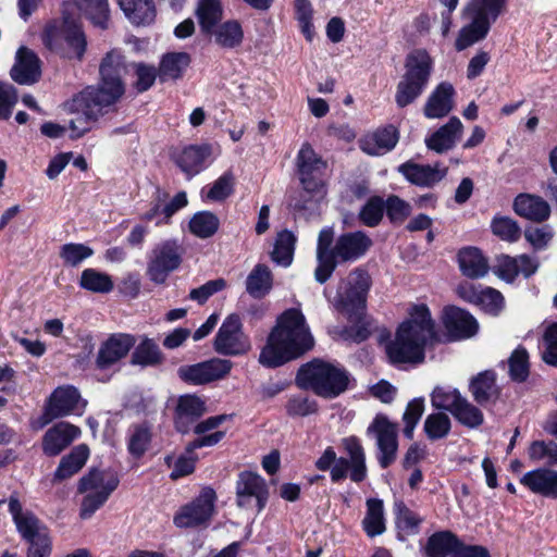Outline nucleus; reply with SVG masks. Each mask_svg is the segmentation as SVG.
<instances>
[{
    "instance_id": "1",
    "label": "nucleus",
    "mask_w": 557,
    "mask_h": 557,
    "mask_svg": "<svg viewBox=\"0 0 557 557\" xmlns=\"http://www.w3.org/2000/svg\"><path fill=\"white\" fill-rule=\"evenodd\" d=\"M313 343L301 311L288 309L277 319L260 352L259 362L267 368L280 367L310 350Z\"/></svg>"
},
{
    "instance_id": "2",
    "label": "nucleus",
    "mask_w": 557,
    "mask_h": 557,
    "mask_svg": "<svg viewBox=\"0 0 557 557\" xmlns=\"http://www.w3.org/2000/svg\"><path fill=\"white\" fill-rule=\"evenodd\" d=\"M436 337L435 324L429 308L413 305L409 318L403 322L386 351L393 363L420 362L424 359V347Z\"/></svg>"
},
{
    "instance_id": "3",
    "label": "nucleus",
    "mask_w": 557,
    "mask_h": 557,
    "mask_svg": "<svg viewBox=\"0 0 557 557\" xmlns=\"http://www.w3.org/2000/svg\"><path fill=\"white\" fill-rule=\"evenodd\" d=\"M296 382L304 389H311L322 398L333 399L348 388L349 374L338 364L314 359L298 370Z\"/></svg>"
},
{
    "instance_id": "4",
    "label": "nucleus",
    "mask_w": 557,
    "mask_h": 557,
    "mask_svg": "<svg viewBox=\"0 0 557 557\" xmlns=\"http://www.w3.org/2000/svg\"><path fill=\"white\" fill-rule=\"evenodd\" d=\"M64 4L62 20L48 23L41 34L44 45L51 51L70 60L81 61L85 54L87 41L77 18L67 12Z\"/></svg>"
},
{
    "instance_id": "5",
    "label": "nucleus",
    "mask_w": 557,
    "mask_h": 557,
    "mask_svg": "<svg viewBox=\"0 0 557 557\" xmlns=\"http://www.w3.org/2000/svg\"><path fill=\"white\" fill-rule=\"evenodd\" d=\"M507 0H470L463 9V18L468 21L458 33L455 42L457 51L483 40L491 25L502 14Z\"/></svg>"
},
{
    "instance_id": "6",
    "label": "nucleus",
    "mask_w": 557,
    "mask_h": 557,
    "mask_svg": "<svg viewBox=\"0 0 557 557\" xmlns=\"http://www.w3.org/2000/svg\"><path fill=\"white\" fill-rule=\"evenodd\" d=\"M433 62L423 49L410 52L405 62V74L397 84L395 101L399 108L414 102L426 88Z\"/></svg>"
},
{
    "instance_id": "7",
    "label": "nucleus",
    "mask_w": 557,
    "mask_h": 557,
    "mask_svg": "<svg viewBox=\"0 0 557 557\" xmlns=\"http://www.w3.org/2000/svg\"><path fill=\"white\" fill-rule=\"evenodd\" d=\"M300 183L306 194L311 197L306 200H294L290 206L295 211H312L314 210L318 199L323 196L322 175L326 168V163L315 153L313 148L305 143L298 151L296 158Z\"/></svg>"
},
{
    "instance_id": "8",
    "label": "nucleus",
    "mask_w": 557,
    "mask_h": 557,
    "mask_svg": "<svg viewBox=\"0 0 557 557\" xmlns=\"http://www.w3.org/2000/svg\"><path fill=\"white\" fill-rule=\"evenodd\" d=\"M128 63L120 49H112L106 53L99 65L101 82L98 88L87 90L104 103H115L124 94L123 76L128 71Z\"/></svg>"
},
{
    "instance_id": "9",
    "label": "nucleus",
    "mask_w": 557,
    "mask_h": 557,
    "mask_svg": "<svg viewBox=\"0 0 557 557\" xmlns=\"http://www.w3.org/2000/svg\"><path fill=\"white\" fill-rule=\"evenodd\" d=\"M370 277L367 272L356 269L343 280L333 300L334 308L354 321L360 320L367 301Z\"/></svg>"
},
{
    "instance_id": "10",
    "label": "nucleus",
    "mask_w": 557,
    "mask_h": 557,
    "mask_svg": "<svg viewBox=\"0 0 557 557\" xmlns=\"http://www.w3.org/2000/svg\"><path fill=\"white\" fill-rule=\"evenodd\" d=\"M367 435L375 441L377 461L382 469L395 462L398 451V425L387 416L377 413L368 425Z\"/></svg>"
},
{
    "instance_id": "11",
    "label": "nucleus",
    "mask_w": 557,
    "mask_h": 557,
    "mask_svg": "<svg viewBox=\"0 0 557 557\" xmlns=\"http://www.w3.org/2000/svg\"><path fill=\"white\" fill-rule=\"evenodd\" d=\"M425 557H491L488 550L480 545H465L450 531L433 533L423 548Z\"/></svg>"
},
{
    "instance_id": "12",
    "label": "nucleus",
    "mask_w": 557,
    "mask_h": 557,
    "mask_svg": "<svg viewBox=\"0 0 557 557\" xmlns=\"http://www.w3.org/2000/svg\"><path fill=\"white\" fill-rule=\"evenodd\" d=\"M183 249L175 239L158 244L151 251L147 275L156 284H162L169 274L175 271L182 262Z\"/></svg>"
},
{
    "instance_id": "13",
    "label": "nucleus",
    "mask_w": 557,
    "mask_h": 557,
    "mask_svg": "<svg viewBox=\"0 0 557 557\" xmlns=\"http://www.w3.org/2000/svg\"><path fill=\"white\" fill-rule=\"evenodd\" d=\"M213 348L223 356H242L251 349L239 315L230 314L225 318L214 337Z\"/></svg>"
},
{
    "instance_id": "14",
    "label": "nucleus",
    "mask_w": 557,
    "mask_h": 557,
    "mask_svg": "<svg viewBox=\"0 0 557 557\" xmlns=\"http://www.w3.org/2000/svg\"><path fill=\"white\" fill-rule=\"evenodd\" d=\"M215 492L205 487L190 504L183 506L174 516L177 528H194L209 522L214 513Z\"/></svg>"
},
{
    "instance_id": "15",
    "label": "nucleus",
    "mask_w": 557,
    "mask_h": 557,
    "mask_svg": "<svg viewBox=\"0 0 557 557\" xmlns=\"http://www.w3.org/2000/svg\"><path fill=\"white\" fill-rule=\"evenodd\" d=\"M233 362L227 359L212 358L191 366H182L177 370L181 380L193 385H203L224 379L231 372Z\"/></svg>"
},
{
    "instance_id": "16",
    "label": "nucleus",
    "mask_w": 557,
    "mask_h": 557,
    "mask_svg": "<svg viewBox=\"0 0 557 557\" xmlns=\"http://www.w3.org/2000/svg\"><path fill=\"white\" fill-rule=\"evenodd\" d=\"M87 401L73 385L59 386L50 395L44 417L47 422L69 414H82Z\"/></svg>"
},
{
    "instance_id": "17",
    "label": "nucleus",
    "mask_w": 557,
    "mask_h": 557,
    "mask_svg": "<svg viewBox=\"0 0 557 557\" xmlns=\"http://www.w3.org/2000/svg\"><path fill=\"white\" fill-rule=\"evenodd\" d=\"M237 505L242 508H257L260 512L268 500L269 491L265 481L252 472H243L236 487Z\"/></svg>"
},
{
    "instance_id": "18",
    "label": "nucleus",
    "mask_w": 557,
    "mask_h": 557,
    "mask_svg": "<svg viewBox=\"0 0 557 557\" xmlns=\"http://www.w3.org/2000/svg\"><path fill=\"white\" fill-rule=\"evenodd\" d=\"M372 246V239L361 231L344 233L333 246L334 270L338 263L355 262L366 255Z\"/></svg>"
},
{
    "instance_id": "19",
    "label": "nucleus",
    "mask_w": 557,
    "mask_h": 557,
    "mask_svg": "<svg viewBox=\"0 0 557 557\" xmlns=\"http://www.w3.org/2000/svg\"><path fill=\"white\" fill-rule=\"evenodd\" d=\"M94 94L85 90L81 96V108L82 114H77L70 122L71 137L79 138L92 127V124L103 113V110L111 103H104L102 101L92 99Z\"/></svg>"
},
{
    "instance_id": "20",
    "label": "nucleus",
    "mask_w": 557,
    "mask_h": 557,
    "mask_svg": "<svg viewBox=\"0 0 557 557\" xmlns=\"http://www.w3.org/2000/svg\"><path fill=\"white\" fill-rule=\"evenodd\" d=\"M135 345V338L128 334H113L104 341L96 358V366L99 369H108L127 356Z\"/></svg>"
},
{
    "instance_id": "21",
    "label": "nucleus",
    "mask_w": 557,
    "mask_h": 557,
    "mask_svg": "<svg viewBox=\"0 0 557 557\" xmlns=\"http://www.w3.org/2000/svg\"><path fill=\"white\" fill-rule=\"evenodd\" d=\"M81 435V430L69 423L59 422L49 428L42 437V451L49 457L58 456Z\"/></svg>"
},
{
    "instance_id": "22",
    "label": "nucleus",
    "mask_w": 557,
    "mask_h": 557,
    "mask_svg": "<svg viewBox=\"0 0 557 557\" xmlns=\"http://www.w3.org/2000/svg\"><path fill=\"white\" fill-rule=\"evenodd\" d=\"M447 168L436 163L418 164L411 161L399 165L398 172L401 173L407 181L420 187H432L440 183L447 174Z\"/></svg>"
},
{
    "instance_id": "23",
    "label": "nucleus",
    "mask_w": 557,
    "mask_h": 557,
    "mask_svg": "<svg viewBox=\"0 0 557 557\" xmlns=\"http://www.w3.org/2000/svg\"><path fill=\"white\" fill-rule=\"evenodd\" d=\"M443 323L450 337L455 339L469 338L479 329L476 320L469 312L455 306L444 309Z\"/></svg>"
},
{
    "instance_id": "24",
    "label": "nucleus",
    "mask_w": 557,
    "mask_h": 557,
    "mask_svg": "<svg viewBox=\"0 0 557 557\" xmlns=\"http://www.w3.org/2000/svg\"><path fill=\"white\" fill-rule=\"evenodd\" d=\"M11 77L21 85H32L36 83L40 75V60L37 54L26 47H21L16 51L15 63L11 69Z\"/></svg>"
},
{
    "instance_id": "25",
    "label": "nucleus",
    "mask_w": 557,
    "mask_h": 557,
    "mask_svg": "<svg viewBox=\"0 0 557 557\" xmlns=\"http://www.w3.org/2000/svg\"><path fill=\"white\" fill-rule=\"evenodd\" d=\"M473 399L482 407L496 404L500 397V387L496 383V374L492 370L480 372L473 376L469 384Z\"/></svg>"
},
{
    "instance_id": "26",
    "label": "nucleus",
    "mask_w": 557,
    "mask_h": 557,
    "mask_svg": "<svg viewBox=\"0 0 557 557\" xmlns=\"http://www.w3.org/2000/svg\"><path fill=\"white\" fill-rule=\"evenodd\" d=\"M334 231L332 227H324L320 231L317 242V261L314 278L320 284L325 283L334 272L333 244Z\"/></svg>"
},
{
    "instance_id": "27",
    "label": "nucleus",
    "mask_w": 557,
    "mask_h": 557,
    "mask_svg": "<svg viewBox=\"0 0 557 557\" xmlns=\"http://www.w3.org/2000/svg\"><path fill=\"white\" fill-rule=\"evenodd\" d=\"M520 483L534 494L557 499V470H531L522 475Z\"/></svg>"
},
{
    "instance_id": "28",
    "label": "nucleus",
    "mask_w": 557,
    "mask_h": 557,
    "mask_svg": "<svg viewBox=\"0 0 557 557\" xmlns=\"http://www.w3.org/2000/svg\"><path fill=\"white\" fill-rule=\"evenodd\" d=\"M455 89L450 83L443 82L430 94L423 108L428 119L446 116L454 108Z\"/></svg>"
},
{
    "instance_id": "29",
    "label": "nucleus",
    "mask_w": 557,
    "mask_h": 557,
    "mask_svg": "<svg viewBox=\"0 0 557 557\" xmlns=\"http://www.w3.org/2000/svg\"><path fill=\"white\" fill-rule=\"evenodd\" d=\"M463 125L458 117H451L431 136L425 138V145L430 150L443 153L451 149L460 138Z\"/></svg>"
},
{
    "instance_id": "30",
    "label": "nucleus",
    "mask_w": 557,
    "mask_h": 557,
    "mask_svg": "<svg viewBox=\"0 0 557 557\" xmlns=\"http://www.w3.org/2000/svg\"><path fill=\"white\" fill-rule=\"evenodd\" d=\"M119 485V478L111 471L92 469L78 483L79 493H95L110 496Z\"/></svg>"
},
{
    "instance_id": "31",
    "label": "nucleus",
    "mask_w": 557,
    "mask_h": 557,
    "mask_svg": "<svg viewBox=\"0 0 557 557\" xmlns=\"http://www.w3.org/2000/svg\"><path fill=\"white\" fill-rule=\"evenodd\" d=\"M513 210L518 215L534 222H543L550 214L549 205L543 198L530 194L518 195L513 201Z\"/></svg>"
},
{
    "instance_id": "32",
    "label": "nucleus",
    "mask_w": 557,
    "mask_h": 557,
    "mask_svg": "<svg viewBox=\"0 0 557 557\" xmlns=\"http://www.w3.org/2000/svg\"><path fill=\"white\" fill-rule=\"evenodd\" d=\"M397 132L387 126L366 135L360 140V148L369 156H382L391 151L397 144Z\"/></svg>"
},
{
    "instance_id": "33",
    "label": "nucleus",
    "mask_w": 557,
    "mask_h": 557,
    "mask_svg": "<svg viewBox=\"0 0 557 557\" xmlns=\"http://www.w3.org/2000/svg\"><path fill=\"white\" fill-rule=\"evenodd\" d=\"M205 412L203 401L194 395L181 396L175 417V425L181 433H187L190 425Z\"/></svg>"
},
{
    "instance_id": "34",
    "label": "nucleus",
    "mask_w": 557,
    "mask_h": 557,
    "mask_svg": "<svg viewBox=\"0 0 557 557\" xmlns=\"http://www.w3.org/2000/svg\"><path fill=\"white\" fill-rule=\"evenodd\" d=\"M88 457L89 449L87 445L79 444L75 446L70 454L60 460L53 474V482H61L76 474L85 466Z\"/></svg>"
},
{
    "instance_id": "35",
    "label": "nucleus",
    "mask_w": 557,
    "mask_h": 557,
    "mask_svg": "<svg viewBox=\"0 0 557 557\" xmlns=\"http://www.w3.org/2000/svg\"><path fill=\"white\" fill-rule=\"evenodd\" d=\"M459 268L470 278L483 277L488 272V262L478 248H463L458 253Z\"/></svg>"
},
{
    "instance_id": "36",
    "label": "nucleus",
    "mask_w": 557,
    "mask_h": 557,
    "mask_svg": "<svg viewBox=\"0 0 557 557\" xmlns=\"http://www.w3.org/2000/svg\"><path fill=\"white\" fill-rule=\"evenodd\" d=\"M343 445L348 454V461L350 463V480L359 483L367 478L366 453L359 441L355 436H349L343 440Z\"/></svg>"
},
{
    "instance_id": "37",
    "label": "nucleus",
    "mask_w": 557,
    "mask_h": 557,
    "mask_svg": "<svg viewBox=\"0 0 557 557\" xmlns=\"http://www.w3.org/2000/svg\"><path fill=\"white\" fill-rule=\"evenodd\" d=\"M209 154L210 149L207 146H188L177 156L176 163L190 177L203 170Z\"/></svg>"
},
{
    "instance_id": "38",
    "label": "nucleus",
    "mask_w": 557,
    "mask_h": 557,
    "mask_svg": "<svg viewBox=\"0 0 557 557\" xmlns=\"http://www.w3.org/2000/svg\"><path fill=\"white\" fill-rule=\"evenodd\" d=\"M126 17L136 25L153 22L156 8L153 0H117Z\"/></svg>"
},
{
    "instance_id": "39",
    "label": "nucleus",
    "mask_w": 557,
    "mask_h": 557,
    "mask_svg": "<svg viewBox=\"0 0 557 557\" xmlns=\"http://www.w3.org/2000/svg\"><path fill=\"white\" fill-rule=\"evenodd\" d=\"M214 42L224 49H234L242 45L244 40V30L237 20H228L213 27L212 33Z\"/></svg>"
},
{
    "instance_id": "40",
    "label": "nucleus",
    "mask_w": 557,
    "mask_h": 557,
    "mask_svg": "<svg viewBox=\"0 0 557 557\" xmlns=\"http://www.w3.org/2000/svg\"><path fill=\"white\" fill-rule=\"evenodd\" d=\"M195 14L201 33L209 35L222 20L223 7L220 0H198Z\"/></svg>"
},
{
    "instance_id": "41",
    "label": "nucleus",
    "mask_w": 557,
    "mask_h": 557,
    "mask_svg": "<svg viewBox=\"0 0 557 557\" xmlns=\"http://www.w3.org/2000/svg\"><path fill=\"white\" fill-rule=\"evenodd\" d=\"M77 10L101 29L109 27L110 9L108 0H73Z\"/></svg>"
},
{
    "instance_id": "42",
    "label": "nucleus",
    "mask_w": 557,
    "mask_h": 557,
    "mask_svg": "<svg viewBox=\"0 0 557 557\" xmlns=\"http://www.w3.org/2000/svg\"><path fill=\"white\" fill-rule=\"evenodd\" d=\"M362 527L369 537H374L385 532L384 506L381 499L370 498L367 500V512L362 520Z\"/></svg>"
},
{
    "instance_id": "43",
    "label": "nucleus",
    "mask_w": 557,
    "mask_h": 557,
    "mask_svg": "<svg viewBox=\"0 0 557 557\" xmlns=\"http://www.w3.org/2000/svg\"><path fill=\"white\" fill-rule=\"evenodd\" d=\"M190 63L189 54L186 52H172L165 54L159 66V76L162 82L177 79Z\"/></svg>"
},
{
    "instance_id": "44",
    "label": "nucleus",
    "mask_w": 557,
    "mask_h": 557,
    "mask_svg": "<svg viewBox=\"0 0 557 557\" xmlns=\"http://www.w3.org/2000/svg\"><path fill=\"white\" fill-rule=\"evenodd\" d=\"M468 300L480 306L482 310L492 315H497L504 308L503 295L492 288L472 289Z\"/></svg>"
},
{
    "instance_id": "45",
    "label": "nucleus",
    "mask_w": 557,
    "mask_h": 557,
    "mask_svg": "<svg viewBox=\"0 0 557 557\" xmlns=\"http://www.w3.org/2000/svg\"><path fill=\"white\" fill-rule=\"evenodd\" d=\"M395 515L398 539L400 541H405L407 536L414 535L419 532L422 519L411 511L403 502L395 503Z\"/></svg>"
},
{
    "instance_id": "46",
    "label": "nucleus",
    "mask_w": 557,
    "mask_h": 557,
    "mask_svg": "<svg viewBox=\"0 0 557 557\" xmlns=\"http://www.w3.org/2000/svg\"><path fill=\"white\" fill-rule=\"evenodd\" d=\"M272 287V276L269 268L257 264L246 280V290L255 298L267 295Z\"/></svg>"
},
{
    "instance_id": "47",
    "label": "nucleus",
    "mask_w": 557,
    "mask_h": 557,
    "mask_svg": "<svg viewBox=\"0 0 557 557\" xmlns=\"http://www.w3.org/2000/svg\"><path fill=\"white\" fill-rule=\"evenodd\" d=\"M22 537L29 544L27 557H49L51 554V540L46 525L32 530Z\"/></svg>"
},
{
    "instance_id": "48",
    "label": "nucleus",
    "mask_w": 557,
    "mask_h": 557,
    "mask_svg": "<svg viewBox=\"0 0 557 557\" xmlns=\"http://www.w3.org/2000/svg\"><path fill=\"white\" fill-rule=\"evenodd\" d=\"M79 286L88 292L107 294L113 289L114 284L109 274L88 268L82 272Z\"/></svg>"
},
{
    "instance_id": "49",
    "label": "nucleus",
    "mask_w": 557,
    "mask_h": 557,
    "mask_svg": "<svg viewBox=\"0 0 557 557\" xmlns=\"http://www.w3.org/2000/svg\"><path fill=\"white\" fill-rule=\"evenodd\" d=\"M295 244L296 237L290 231L280 232L271 253L272 260L278 265L288 267L293 261Z\"/></svg>"
},
{
    "instance_id": "50",
    "label": "nucleus",
    "mask_w": 557,
    "mask_h": 557,
    "mask_svg": "<svg viewBox=\"0 0 557 557\" xmlns=\"http://www.w3.org/2000/svg\"><path fill=\"white\" fill-rule=\"evenodd\" d=\"M151 437V430L147 424H136L131 426L127 440L129 454L135 458L141 457L148 450Z\"/></svg>"
},
{
    "instance_id": "51",
    "label": "nucleus",
    "mask_w": 557,
    "mask_h": 557,
    "mask_svg": "<svg viewBox=\"0 0 557 557\" xmlns=\"http://www.w3.org/2000/svg\"><path fill=\"white\" fill-rule=\"evenodd\" d=\"M219 225L218 216L209 211L197 212L189 221L190 232L199 238L211 237L216 233Z\"/></svg>"
},
{
    "instance_id": "52",
    "label": "nucleus",
    "mask_w": 557,
    "mask_h": 557,
    "mask_svg": "<svg viewBox=\"0 0 557 557\" xmlns=\"http://www.w3.org/2000/svg\"><path fill=\"white\" fill-rule=\"evenodd\" d=\"M235 177L227 171L215 180L211 185L202 189V195L210 201H223L234 191Z\"/></svg>"
},
{
    "instance_id": "53",
    "label": "nucleus",
    "mask_w": 557,
    "mask_h": 557,
    "mask_svg": "<svg viewBox=\"0 0 557 557\" xmlns=\"http://www.w3.org/2000/svg\"><path fill=\"white\" fill-rule=\"evenodd\" d=\"M9 511L21 535L44 525L32 512H23L20 500L14 496L9 499Z\"/></svg>"
},
{
    "instance_id": "54",
    "label": "nucleus",
    "mask_w": 557,
    "mask_h": 557,
    "mask_svg": "<svg viewBox=\"0 0 557 557\" xmlns=\"http://www.w3.org/2000/svg\"><path fill=\"white\" fill-rule=\"evenodd\" d=\"M463 398L456 388L450 386L436 387L431 395V403L434 408L446 410L454 414Z\"/></svg>"
},
{
    "instance_id": "55",
    "label": "nucleus",
    "mask_w": 557,
    "mask_h": 557,
    "mask_svg": "<svg viewBox=\"0 0 557 557\" xmlns=\"http://www.w3.org/2000/svg\"><path fill=\"white\" fill-rule=\"evenodd\" d=\"M162 360L158 345L151 339L143 341L132 355V363L143 367L156 366Z\"/></svg>"
},
{
    "instance_id": "56",
    "label": "nucleus",
    "mask_w": 557,
    "mask_h": 557,
    "mask_svg": "<svg viewBox=\"0 0 557 557\" xmlns=\"http://www.w3.org/2000/svg\"><path fill=\"white\" fill-rule=\"evenodd\" d=\"M492 233L508 243L517 242L521 236V228L518 223L508 216L497 215L491 223Z\"/></svg>"
},
{
    "instance_id": "57",
    "label": "nucleus",
    "mask_w": 557,
    "mask_h": 557,
    "mask_svg": "<svg viewBox=\"0 0 557 557\" xmlns=\"http://www.w3.org/2000/svg\"><path fill=\"white\" fill-rule=\"evenodd\" d=\"M451 428L449 417L444 412L431 413L424 421V432L432 440H441L448 435Z\"/></svg>"
},
{
    "instance_id": "58",
    "label": "nucleus",
    "mask_w": 557,
    "mask_h": 557,
    "mask_svg": "<svg viewBox=\"0 0 557 557\" xmlns=\"http://www.w3.org/2000/svg\"><path fill=\"white\" fill-rule=\"evenodd\" d=\"M509 375L516 382H523L529 375V354L525 348L517 347L508 359Z\"/></svg>"
},
{
    "instance_id": "59",
    "label": "nucleus",
    "mask_w": 557,
    "mask_h": 557,
    "mask_svg": "<svg viewBox=\"0 0 557 557\" xmlns=\"http://www.w3.org/2000/svg\"><path fill=\"white\" fill-rule=\"evenodd\" d=\"M94 255V250L84 244L69 243L60 248V257L70 267H77Z\"/></svg>"
},
{
    "instance_id": "60",
    "label": "nucleus",
    "mask_w": 557,
    "mask_h": 557,
    "mask_svg": "<svg viewBox=\"0 0 557 557\" xmlns=\"http://www.w3.org/2000/svg\"><path fill=\"white\" fill-rule=\"evenodd\" d=\"M453 416L462 425L471 429L480 426L484 421L482 411L473 404H471L467 398L462 399Z\"/></svg>"
},
{
    "instance_id": "61",
    "label": "nucleus",
    "mask_w": 557,
    "mask_h": 557,
    "mask_svg": "<svg viewBox=\"0 0 557 557\" xmlns=\"http://www.w3.org/2000/svg\"><path fill=\"white\" fill-rule=\"evenodd\" d=\"M384 209V200L381 197H371L361 208L359 219L369 227L376 226L383 218Z\"/></svg>"
},
{
    "instance_id": "62",
    "label": "nucleus",
    "mask_w": 557,
    "mask_h": 557,
    "mask_svg": "<svg viewBox=\"0 0 557 557\" xmlns=\"http://www.w3.org/2000/svg\"><path fill=\"white\" fill-rule=\"evenodd\" d=\"M542 359L545 363L557 367V322L548 325L543 334Z\"/></svg>"
},
{
    "instance_id": "63",
    "label": "nucleus",
    "mask_w": 557,
    "mask_h": 557,
    "mask_svg": "<svg viewBox=\"0 0 557 557\" xmlns=\"http://www.w3.org/2000/svg\"><path fill=\"white\" fill-rule=\"evenodd\" d=\"M424 411V399L423 398H414L406 407V410L403 414V420L405 422L404 434L406 437L411 438L413 435V430L418 424L422 413Z\"/></svg>"
},
{
    "instance_id": "64",
    "label": "nucleus",
    "mask_w": 557,
    "mask_h": 557,
    "mask_svg": "<svg viewBox=\"0 0 557 557\" xmlns=\"http://www.w3.org/2000/svg\"><path fill=\"white\" fill-rule=\"evenodd\" d=\"M286 411L290 417H306L318 411V404L308 397L293 396L286 404Z\"/></svg>"
}]
</instances>
